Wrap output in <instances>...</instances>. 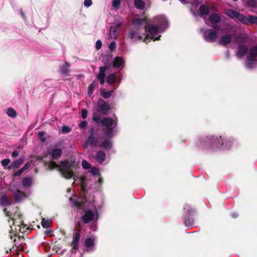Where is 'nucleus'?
<instances>
[{
  "label": "nucleus",
  "mask_w": 257,
  "mask_h": 257,
  "mask_svg": "<svg viewBox=\"0 0 257 257\" xmlns=\"http://www.w3.org/2000/svg\"><path fill=\"white\" fill-rule=\"evenodd\" d=\"M72 204L77 208H80L83 210V214L81 216V220L84 223H88L90 221H96L98 219V215L96 210L93 212L89 208L88 203L85 200L79 201L77 200H72L71 199Z\"/></svg>",
  "instance_id": "f257e3e1"
},
{
  "label": "nucleus",
  "mask_w": 257,
  "mask_h": 257,
  "mask_svg": "<svg viewBox=\"0 0 257 257\" xmlns=\"http://www.w3.org/2000/svg\"><path fill=\"white\" fill-rule=\"evenodd\" d=\"M48 169L52 170L54 169L57 168L58 170L60 172L62 176L66 179L73 178L74 174L73 172L74 163L68 161H64L60 162V165L57 164L54 162H50L48 163Z\"/></svg>",
  "instance_id": "f03ea898"
},
{
  "label": "nucleus",
  "mask_w": 257,
  "mask_h": 257,
  "mask_svg": "<svg viewBox=\"0 0 257 257\" xmlns=\"http://www.w3.org/2000/svg\"><path fill=\"white\" fill-rule=\"evenodd\" d=\"M233 143L232 138L229 137L212 136L210 138V147L213 149L228 150L231 147Z\"/></svg>",
  "instance_id": "7ed1b4c3"
},
{
  "label": "nucleus",
  "mask_w": 257,
  "mask_h": 257,
  "mask_svg": "<svg viewBox=\"0 0 257 257\" xmlns=\"http://www.w3.org/2000/svg\"><path fill=\"white\" fill-rule=\"evenodd\" d=\"M100 122L107 129L104 133L105 136L111 137L112 136V129L116 126L115 120L111 118L105 117Z\"/></svg>",
  "instance_id": "20e7f679"
},
{
  "label": "nucleus",
  "mask_w": 257,
  "mask_h": 257,
  "mask_svg": "<svg viewBox=\"0 0 257 257\" xmlns=\"http://www.w3.org/2000/svg\"><path fill=\"white\" fill-rule=\"evenodd\" d=\"M10 225L13 224L14 226H11V228L12 231H14L15 228V233H14V236L16 235V233L18 231L21 230V225H22L23 221L22 220V216L20 213H16L13 217L12 220L9 221Z\"/></svg>",
  "instance_id": "39448f33"
},
{
  "label": "nucleus",
  "mask_w": 257,
  "mask_h": 257,
  "mask_svg": "<svg viewBox=\"0 0 257 257\" xmlns=\"http://www.w3.org/2000/svg\"><path fill=\"white\" fill-rule=\"evenodd\" d=\"M257 61V47H252L249 51V55L246 58V66L248 68H252Z\"/></svg>",
  "instance_id": "423d86ee"
},
{
  "label": "nucleus",
  "mask_w": 257,
  "mask_h": 257,
  "mask_svg": "<svg viewBox=\"0 0 257 257\" xmlns=\"http://www.w3.org/2000/svg\"><path fill=\"white\" fill-rule=\"evenodd\" d=\"M145 32V34H148L149 35V37L147 38V40L148 39H154V40L156 41L159 39V37L155 38V36L158 32L157 27L153 25H149L147 27H146Z\"/></svg>",
  "instance_id": "0eeeda50"
},
{
  "label": "nucleus",
  "mask_w": 257,
  "mask_h": 257,
  "mask_svg": "<svg viewBox=\"0 0 257 257\" xmlns=\"http://www.w3.org/2000/svg\"><path fill=\"white\" fill-rule=\"evenodd\" d=\"M91 132L90 136L88 137L86 142L84 145V148H86L88 146H91L93 147L99 146V143L98 142V139L93 136L94 130L91 129Z\"/></svg>",
  "instance_id": "6e6552de"
},
{
  "label": "nucleus",
  "mask_w": 257,
  "mask_h": 257,
  "mask_svg": "<svg viewBox=\"0 0 257 257\" xmlns=\"http://www.w3.org/2000/svg\"><path fill=\"white\" fill-rule=\"evenodd\" d=\"M130 37L131 39L134 40H143L144 42H147V38L149 37L148 34H143L142 35H140V30L136 28V30H133L130 34Z\"/></svg>",
  "instance_id": "1a4fd4ad"
},
{
  "label": "nucleus",
  "mask_w": 257,
  "mask_h": 257,
  "mask_svg": "<svg viewBox=\"0 0 257 257\" xmlns=\"http://www.w3.org/2000/svg\"><path fill=\"white\" fill-rule=\"evenodd\" d=\"M80 230H79L77 232H75L74 235L73 239L71 243V245L72 246V250H76L78 248V244L80 238Z\"/></svg>",
  "instance_id": "9d476101"
},
{
  "label": "nucleus",
  "mask_w": 257,
  "mask_h": 257,
  "mask_svg": "<svg viewBox=\"0 0 257 257\" xmlns=\"http://www.w3.org/2000/svg\"><path fill=\"white\" fill-rule=\"evenodd\" d=\"M198 16L203 18L205 19V18L207 16L209 13V9L207 6L205 5H202L197 12Z\"/></svg>",
  "instance_id": "9b49d317"
},
{
  "label": "nucleus",
  "mask_w": 257,
  "mask_h": 257,
  "mask_svg": "<svg viewBox=\"0 0 257 257\" xmlns=\"http://www.w3.org/2000/svg\"><path fill=\"white\" fill-rule=\"evenodd\" d=\"M105 153L102 151H99L95 156L93 157L96 162L101 163L105 160Z\"/></svg>",
  "instance_id": "f8f14e48"
},
{
  "label": "nucleus",
  "mask_w": 257,
  "mask_h": 257,
  "mask_svg": "<svg viewBox=\"0 0 257 257\" xmlns=\"http://www.w3.org/2000/svg\"><path fill=\"white\" fill-rule=\"evenodd\" d=\"M231 40V35L229 34H225L223 35L219 40L220 44L222 45H226L229 44Z\"/></svg>",
  "instance_id": "ddd939ff"
},
{
  "label": "nucleus",
  "mask_w": 257,
  "mask_h": 257,
  "mask_svg": "<svg viewBox=\"0 0 257 257\" xmlns=\"http://www.w3.org/2000/svg\"><path fill=\"white\" fill-rule=\"evenodd\" d=\"M121 26V24H117L114 26H112L109 30V37L110 39H115L117 37V31L119 27Z\"/></svg>",
  "instance_id": "4468645a"
},
{
  "label": "nucleus",
  "mask_w": 257,
  "mask_h": 257,
  "mask_svg": "<svg viewBox=\"0 0 257 257\" xmlns=\"http://www.w3.org/2000/svg\"><path fill=\"white\" fill-rule=\"evenodd\" d=\"M225 14L228 17L232 19H237L238 16H239V13L232 9L226 10L225 12Z\"/></svg>",
  "instance_id": "2eb2a0df"
},
{
  "label": "nucleus",
  "mask_w": 257,
  "mask_h": 257,
  "mask_svg": "<svg viewBox=\"0 0 257 257\" xmlns=\"http://www.w3.org/2000/svg\"><path fill=\"white\" fill-rule=\"evenodd\" d=\"M84 244L86 248V251L91 250L95 244L94 239L92 238H88L85 240Z\"/></svg>",
  "instance_id": "dca6fc26"
},
{
  "label": "nucleus",
  "mask_w": 257,
  "mask_h": 257,
  "mask_svg": "<svg viewBox=\"0 0 257 257\" xmlns=\"http://www.w3.org/2000/svg\"><path fill=\"white\" fill-rule=\"evenodd\" d=\"M99 147L105 149H110L112 147V143L108 139H105L99 143Z\"/></svg>",
  "instance_id": "f3484780"
},
{
  "label": "nucleus",
  "mask_w": 257,
  "mask_h": 257,
  "mask_svg": "<svg viewBox=\"0 0 257 257\" xmlns=\"http://www.w3.org/2000/svg\"><path fill=\"white\" fill-rule=\"evenodd\" d=\"M62 153V150L59 148H55L52 151L51 156L53 159H57L60 157Z\"/></svg>",
  "instance_id": "a211bd4d"
},
{
  "label": "nucleus",
  "mask_w": 257,
  "mask_h": 257,
  "mask_svg": "<svg viewBox=\"0 0 257 257\" xmlns=\"http://www.w3.org/2000/svg\"><path fill=\"white\" fill-rule=\"evenodd\" d=\"M23 162L24 160L23 159H19L17 161H16L11 164V165L9 166V169H13L18 168L21 165L23 164Z\"/></svg>",
  "instance_id": "6ab92c4d"
},
{
  "label": "nucleus",
  "mask_w": 257,
  "mask_h": 257,
  "mask_svg": "<svg viewBox=\"0 0 257 257\" xmlns=\"http://www.w3.org/2000/svg\"><path fill=\"white\" fill-rule=\"evenodd\" d=\"M108 107L107 104L105 102V101L100 99L99 100L98 102V108L97 109H99L101 111H106L107 110Z\"/></svg>",
  "instance_id": "aec40b11"
},
{
  "label": "nucleus",
  "mask_w": 257,
  "mask_h": 257,
  "mask_svg": "<svg viewBox=\"0 0 257 257\" xmlns=\"http://www.w3.org/2000/svg\"><path fill=\"white\" fill-rule=\"evenodd\" d=\"M220 17L217 13H213L210 15V23H218L220 21Z\"/></svg>",
  "instance_id": "412c9836"
},
{
  "label": "nucleus",
  "mask_w": 257,
  "mask_h": 257,
  "mask_svg": "<svg viewBox=\"0 0 257 257\" xmlns=\"http://www.w3.org/2000/svg\"><path fill=\"white\" fill-rule=\"evenodd\" d=\"M101 111H102L97 108L96 111L93 112L92 119L94 121L98 122L101 121Z\"/></svg>",
  "instance_id": "4be33fe9"
},
{
  "label": "nucleus",
  "mask_w": 257,
  "mask_h": 257,
  "mask_svg": "<svg viewBox=\"0 0 257 257\" xmlns=\"http://www.w3.org/2000/svg\"><path fill=\"white\" fill-rule=\"evenodd\" d=\"M246 51L247 48L245 46L243 45L240 46L238 47V51L237 53V56L239 57H242L244 56L245 53L246 52Z\"/></svg>",
  "instance_id": "5701e85b"
},
{
  "label": "nucleus",
  "mask_w": 257,
  "mask_h": 257,
  "mask_svg": "<svg viewBox=\"0 0 257 257\" xmlns=\"http://www.w3.org/2000/svg\"><path fill=\"white\" fill-rule=\"evenodd\" d=\"M15 197L16 201L18 202L26 197V195L24 193L18 190L15 193Z\"/></svg>",
  "instance_id": "b1692460"
},
{
  "label": "nucleus",
  "mask_w": 257,
  "mask_h": 257,
  "mask_svg": "<svg viewBox=\"0 0 257 257\" xmlns=\"http://www.w3.org/2000/svg\"><path fill=\"white\" fill-rule=\"evenodd\" d=\"M237 19L238 21L243 24H249L248 17H246L243 14H241L239 13V16H238Z\"/></svg>",
  "instance_id": "393cba45"
},
{
  "label": "nucleus",
  "mask_w": 257,
  "mask_h": 257,
  "mask_svg": "<svg viewBox=\"0 0 257 257\" xmlns=\"http://www.w3.org/2000/svg\"><path fill=\"white\" fill-rule=\"evenodd\" d=\"M124 61L122 58L120 57H116L113 61V66L115 67H119L122 66Z\"/></svg>",
  "instance_id": "a878e982"
},
{
  "label": "nucleus",
  "mask_w": 257,
  "mask_h": 257,
  "mask_svg": "<svg viewBox=\"0 0 257 257\" xmlns=\"http://www.w3.org/2000/svg\"><path fill=\"white\" fill-rule=\"evenodd\" d=\"M113 92V91L112 90L106 91L103 88L100 89V94L104 98H109L112 95Z\"/></svg>",
  "instance_id": "bb28decb"
},
{
  "label": "nucleus",
  "mask_w": 257,
  "mask_h": 257,
  "mask_svg": "<svg viewBox=\"0 0 257 257\" xmlns=\"http://www.w3.org/2000/svg\"><path fill=\"white\" fill-rule=\"evenodd\" d=\"M134 5L137 9L142 10L145 8V3L143 0H135Z\"/></svg>",
  "instance_id": "cd10ccee"
},
{
  "label": "nucleus",
  "mask_w": 257,
  "mask_h": 257,
  "mask_svg": "<svg viewBox=\"0 0 257 257\" xmlns=\"http://www.w3.org/2000/svg\"><path fill=\"white\" fill-rule=\"evenodd\" d=\"M246 5L249 9L257 8V0H248L246 2Z\"/></svg>",
  "instance_id": "c85d7f7f"
},
{
  "label": "nucleus",
  "mask_w": 257,
  "mask_h": 257,
  "mask_svg": "<svg viewBox=\"0 0 257 257\" xmlns=\"http://www.w3.org/2000/svg\"><path fill=\"white\" fill-rule=\"evenodd\" d=\"M70 64L65 62V64L61 67V71L62 74H66L69 72V68Z\"/></svg>",
  "instance_id": "c756f323"
},
{
  "label": "nucleus",
  "mask_w": 257,
  "mask_h": 257,
  "mask_svg": "<svg viewBox=\"0 0 257 257\" xmlns=\"http://www.w3.org/2000/svg\"><path fill=\"white\" fill-rule=\"evenodd\" d=\"M116 80V76L114 74H109L107 78L106 82L109 84H113Z\"/></svg>",
  "instance_id": "7c9ffc66"
},
{
  "label": "nucleus",
  "mask_w": 257,
  "mask_h": 257,
  "mask_svg": "<svg viewBox=\"0 0 257 257\" xmlns=\"http://www.w3.org/2000/svg\"><path fill=\"white\" fill-rule=\"evenodd\" d=\"M158 21L160 23V25L162 26H166L168 24L166 18L163 16H160L158 17Z\"/></svg>",
  "instance_id": "2f4dec72"
},
{
  "label": "nucleus",
  "mask_w": 257,
  "mask_h": 257,
  "mask_svg": "<svg viewBox=\"0 0 257 257\" xmlns=\"http://www.w3.org/2000/svg\"><path fill=\"white\" fill-rule=\"evenodd\" d=\"M106 70V67H100L99 68V72L97 76V78H104L105 72Z\"/></svg>",
  "instance_id": "473e14b6"
},
{
  "label": "nucleus",
  "mask_w": 257,
  "mask_h": 257,
  "mask_svg": "<svg viewBox=\"0 0 257 257\" xmlns=\"http://www.w3.org/2000/svg\"><path fill=\"white\" fill-rule=\"evenodd\" d=\"M32 183V181L31 178H26L23 180V185L25 187H30Z\"/></svg>",
  "instance_id": "72a5a7b5"
},
{
  "label": "nucleus",
  "mask_w": 257,
  "mask_h": 257,
  "mask_svg": "<svg viewBox=\"0 0 257 257\" xmlns=\"http://www.w3.org/2000/svg\"><path fill=\"white\" fill-rule=\"evenodd\" d=\"M0 204L2 205H8L9 203L5 195L0 197Z\"/></svg>",
  "instance_id": "f704fd0d"
},
{
  "label": "nucleus",
  "mask_w": 257,
  "mask_h": 257,
  "mask_svg": "<svg viewBox=\"0 0 257 257\" xmlns=\"http://www.w3.org/2000/svg\"><path fill=\"white\" fill-rule=\"evenodd\" d=\"M7 114L12 117H15L17 115L16 111L13 108H10L7 112Z\"/></svg>",
  "instance_id": "c9c22d12"
},
{
  "label": "nucleus",
  "mask_w": 257,
  "mask_h": 257,
  "mask_svg": "<svg viewBox=\"0 0 257 257\" xmlns=\"http://www.w3.org/2000/svg\"><path fill=\"white\" fill-rule=\"evenodd\" d=\"M249 24H254L257 25V17L253 15L248 16Z\"/></svg>",
  "instance_id": "e433bc0d"
},
{
  "label": "nucleus",
  "mask_w": 257,
  "mask_h": 257,
  "mask_svg": "<svg viewBox=\"0 0 257 257\" xmlns=\"http://www.w3.org/2000/svg\"><path fill=\"white\" fill-rule=\"evenodd\" d=\"M200 31L203 34V36H204V39L206 40H208L209 38H208V36H209V32H208V30H204V29H201L200 30Z\"/></svg>",
  "instance_id": "4c0bfd02"
},
{
  "label": "nucleus",
  "mask_w": 257,
  "mask_h": 257,
  "mask_svg": "<svg viewBox=\"0 0 257 257\" xmlns=\"http://www.w3.org/2000/svg\"><path fill=\"white\" fill-rule=\"evenodd\" d=\"M82 165L83 168L87 169L90 168V164L86 160H83L82 161Z\"/></svg>",
  "instance_id": "58836bf2"
},
{
  "label": "nucleus",
  "mask_w": 257,
  "mask_h": 257,
  "mask_svg": "<svg viewBox=\"0 0 257 257\" xmlns=\"http://www.w3.org/2000/svg\"><path fill=\"white\" fill-rule=\"evenodd\" d=\"M11 162V160L9 159H4L1 161V164L4 167H6Z\"/></svg>",
  "instance_id": "ea45409f"
},
{
  "label": "nucleus",
  "mask_w": 257,
  "mask_h": 257,
  "mask_svg": "<svg viewBox=\"0 0 257 257\" xmlns=\"http://www.w3.org/2000/svg\"><path fill=\"white\" fill-rule=\"evenodd\" d=\"M50 221L43 219L42 221V225L44 227L48 228L50 226Z\"/></svg>",
  "instance_id": "a19ab883"
},
{
  "label": "nucleus",
  "mask_w": 257,
  "mask_h": 257,
  "mask_svg": "<svg viewBox=\"0 0 257 257\" xmlns=\"http://www.w3.org/2000/svg\"><path fill=\"white\" fill-rule=\"evenodd\" d=\"M217 35L216 31H210V40L215 39L217 37Z\"/></svg>",
  "instance_id": "79ce46f5"
},
{
  "label": "nucleus",
  "mask_w": 257,
  "mask_h": 257,
  "mask_svg": "<svg viewBox=\"0 0 257 257\" xmlns=\"http://www.w3.org/2000/svg\"><path fill=\"white\" fill-rule=\"evenodd\" d=\"M144 22V20L142 19H136L134 21V24L135 25H141L142 23H143Z\"/></svg>",
  "instance_id": "37998d69"
},
{
  "label": "nucleus",
  "mask_w": 257,
  "mask_h": 257,
  "mask_svg": "<svg viewBox=\"0 0 257 257\" xmlns=\"http://www.w3.org/2000/svg\"><path fill=\"white\" fill-rule=\"evenodd\" d=\"M88 111L86 109H82L81 110V116L83 119H85L87 116Z\"/></svg>",
  "instance_id": "c03bdc74"
},
{
  "label": "nucleus",
  "mask_w": 257,
  "mask_h": 257,
  "mask_svg": "<svg viewBox=\"0 0 257 257\" xmlns=\"http://www.w3.org/2000/svg\"><path fill=\"white\" fill-rule=\"evenodd\" d=\"M39 137L40 139L43 141L44 142L45 141V138H44L45 136V133L43 132H40L38 134Z\"/></svg>",
  "instance_id": "a18cd8bd"
},
{
  "label": "nucleus",
  "mask_w": 257,
  "mask_h": 257,
  "mask_svg": "<svg viewBox=\"0 0 257 257\" xmlns=\"http://www.w3.org/2000/svg\"><path fill=\"white\" fill-rule=\"evenodd\" d=\"M120 3V0H112V5L114 7H117Z\"/></svg>",
  "instance_id": "49530a36"
},
{
  "label": "nucleus",
  "mask_w": 257,
  "mask_h": 257,
  "mask_svg": "<svg viewBox=\"0 0 257 257\" xmlns=\"http://www.w3.org/2000/svg\"><path fill=\"white\" fill-rule=\"evenodd\" d=\"M92 5L91 0H85L84 2V6L86 7H89Z\"/></svg>",
  "instance_id": "de8ad7c7"
},
{
  "label": "nucleus",
  "mask_w": 257,
  "mask_h": 257,
  "mask_svg": "<svg viewBox=\"0 0 257 257\" xmlns=\"http://www.w3.org/2000/svg\"><path fill=\"white\" fill-rule=\"evenodd\" d=\"M102 46V43L100 40H97L96 42L95 47L97 50H99Z\"/></svg>",
  "instance_id": "09e8293b"
},
{
  "label": "nucleus",
  "mask_w": 257,
  "mask_h": 257,
  "mask_svg": "<svg viewBox=\"0 0 257 257\" xmlns=\"http://www.w3.org/2000/svg\"><path fill=\"white\" fill-rule=\"evenodd\" d=\"M62 132H64V133H69V132H70V128L68 127V126H64L63 127H62Z\"/></svg>",
  "instance_id": "8fccbe9b"
},
{
  "label": "nucleus",
  "mask_w": 257,
  "mask_h": 257,
  "mask_svg": "<svg viewBox=\"0 0 257 257\" xmlns=\"http://www.w3.org/2000/svg\"><path fill=\"white\" fill-rule=\"evenodd\" d=\"M116 46L115 43L114 42H111L109 46V48L111 50H113L115 49Z\"/></svg>",
  "instance_id": "3c124183"
},
{
  "label": "nucleus",
  "mask_w": 257,
  "mask_h": 257,
  "mask_svg": "<svg viewBox=\"0 0 257 257\" xmlns=\"http://www.w3.org/2000/svg\"><path fill=\"white\" fill-rule=\"evenodd\" d=\"M30 166V163H26L24 165V166L23 167V168H21V169L23 171H24L26 170L27 169H28L29 168Z\"/></svg>",
  "instance_id": "603ef678"
},
{
  "label": "nucleus",
  "mask_w": 257,
  "mask_h": 257,
  "mask_svg": "<svg viewBox=\"0 0 257 257\" xmlns=\"http://www.w3.org/2000/svg\"><path fill=\"white\" fill-rule=\"evenodd\" d=\"M86 125H87V122L86 121H83L81 122V123H80L79 127L81 128H83L85 127L86 126Z\"/></svg>",
  "instance_id": "864d4df0"
},
{
  "label": "nucleus",
  "mask_w": 257,
  "mask_h": 257,
  "mask_svg": "<svg viewBox=\"0 0 257 257\" xmlns=\"http://www.w3.org/2000/svg\"><path fill=\"white\" fill-rule=\"evenodd\" d=\"M93 89V84H91L89 86V89H88V93L89 94H91L92 93Z\"/></svg>",
  "instance_id": "5fc2aeb1"
},
{
  "label": "nucleus",
  "mask_w": 257,
  "mask_h": 257,
  "mask_svg": "<svg viewBox=\"0 0 257 257\" xmlns=\"http://www.w3.org/2000/svg\"><path fill=\"white\" fill-rule=\"evenodd\" d=\"M24 171L21 169L20 170H19L18 171H17L15 174H14V176H20Z\"/></svg>",
  "instance_id": "6e6d98bb"
},
{
  "label": "nucleus",
  "mask_w": 257,
  "mask_h": 257,
  "mask_svg": "<svg viewBox=\"0 0 257 257\" xmlns=\"http://www.w3.org/2000/svg\"><path fill=\"white\" fill-rule=\"evenodd\" d=\"M19 153L17 151H14L12 154V156L14 158L17 157L19 156Z\"/></svg>",
  "instance_id": "4d7b16f0"
},
{
  "label": "nucleus",
  "mask_w": 257,
  "mask_h": 257,
  "mask_svg": "<svg viewBox=\"0 0 257 257\" xmlns=\"http://www.w3.org/2000/svg\"><path fill=\"white\" fill-rule=\"evenodd\" d=\"M99 81L101 84H103L104 83V78H98Z\"/></svg>",
  "instance_id": "13d9d810"
},
{
  "label": "nucleus",
  "mask_w": 257,
  "mask_h": 257,
  "mask_svg": "<svg viewBox=\"0 0 257 257\" xmlns=\"http://www.w3.org/2000/svg\"><path fill=\"white\" fill-rule=\"evenodd\" d=\"M238 214L237 213H233L231 214V216L233 217V218H236L238 216Z\"/></svg>",
  "instance_id": "bf43d9fd"
},
{
  "label": "nucleus",
  "mask_w": 257,
  "mask_h": 257,
  "mask_svg": "<svg viewBox=\"0 0 257 257\" xmlns=\"http://www.w3.org/2000/svg\"><path fill=\"white\" fill-rule=\"evenodd\" d=\"M93 174H96L97 172V170H96V169H94L93 170Z\"/></svg>",
  "instance_id": "052dcab7"
},
{
  "label": "nucleus",
  "mask_w": 257,
  "mask_h": 257,
  "mask_svg": "<svg viewBox=\"0 0 257 257\" xmlns=\"http://www.w3.org/2000/svg\"><path fill=\"white\" fill-rule=\"evenodd\" d=\"M6 215L7 216H9V213L8 212H6Z\"/></svg>",
  "instance_id": "680f3d73"
},
{
  "label": "nucleus",
  "mask_w": 257,
  "mask_h": 257,
  "mask_svg": "<svg viewBox=\"0 0 257 257\" xmlns=\"http://www.w3.org/2000/svg\"><path fill=\"white\" fill-rule=\"evenodd\" d=\"M10 237H11V239H12V238H13V237H12V235L10 236Z\"/></svg>",
  "instance_id": "e2e57ef3"
},
{
  "label": "nucleus",
  "mask_w": 257,
  "mask_h": 257,
  "mask_svg": "<svg viewBox=\"0 0 257 257\" xmlns=\"http://www.w3.org/2000/svg\"><path fill=\"white\" fill-rule=\"evenodd\" d=\"M232 1H234V2H236V1H237L238 0H232Z\"/></svg>",
  "instance_id": "0e129e2a"
},
{
  "label": "nucleus",
  "mask_w": 257,
  "mask_h": 257,
  "mask_svg": "<svg viewBox=\"0 0 257 257\" xmlns=\"http://www.w3.org/2000/svg\"><path fill=\"white\" fill-rule=\"evenodd\" d=\"M209 10H210V11H211V7H210Z\"/></svg>",
  "instance_id": "69168bd1"
}]
</instances>
